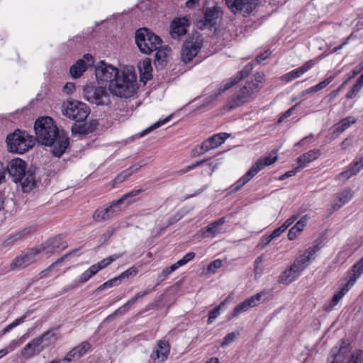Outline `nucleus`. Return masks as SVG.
<instances>
[{
  "label": "nucleus",
  "instance_id": "1",
  "mask_svg": "<svg viewBox=\"0 0 363 363\" xmlns=\"http://www.w3.org/2000/svg\"><path fill=\"white\" fill-rule=\"evenodd\" d=\"M34 128L39 143L50 146L55 157H60L63 155L69 144V138L63 132H60L52 118L43 117L38 119Z\"/></svg>",
  "mask_w": 363,
  "mask_h": 363
},
{
  "label": "nucleus",
  "instance_id": "2",
  "mask_svg": "<svg viewBox=\"0 0 363 363\" xmlns=\"http://www.w3.org/2000/svg\"><path fill=\"white\" fill-rule=\"evenodd\" d=\"M138 88L137 77L133 67H124L108 85L109 91L121 98L132 96Z\"/></svg>",
  "mask_w": 363,
  "mask_h": 363
},
{
  "label": "nucleus",
  "instance_id": "3",
  "mask_svg": "<svg viewBox=\"0 0 363 363\" xmlns=\"http://www.w3.org/2000/svg\"><path fill=\"white\" fill-rule=\"evenodd\" d=\"M262 83L263 74L257 73L254 79L247 82L238 92L227 100L223 108L227 111L233 110L251 101L262 88Z\"/></svg>",
  "mask_w": 363,
  "mask_h": 363
},
{
  "label": "nucleus",
  "instance_id": "4",
  "mask_svg": "<svg viewBox=\"0 0 363 363\" xmlns=\"http://www.w3.org/2000/svg\"><path fill=\"white\" fill-rule=\"evenodd\" d=\"M363 274V257L355 263L347 272L343 283L338 290L334 294L332 298L323 306L324 311L330 312L342 299L345 295L352 289L357 280Z\"/></svg>",
  "mask_w": 363,
  "mask_h": 363
},
{
  "label": "nucleus",
  "instance_id": "5",
  "mask_svg": "<svg viewBox=\"0 0 363 363\" xmlns=\"http://www.w3.org/2000/svg\"><path fill=\"white\" fill-rule=\"evenodd\" d=\"M54 330H50L42 335L32 340L21 350V356L25 359H30L39 354L51 342L56 340Z\"/></svg>",
  "mask_w": 363,
  "mask_h": 363
},
{
  "label": "nucleus",
  "instance_id": "6",
  "mask_svg": "<svg viewBox=\"0 0 363 363\" xmlns=\"http://www.w3.org/2000/svg\"><path fill=\"white\" fill-rule=\"evenodd\" d=\"M135 43L140 50L149 55L162 47V40L146 28L138 29L135 33Z\"/></svg>",
  "mask_w": 363,
  "mask_h": 363
},
{
  "label": "nucleus",
  "instance_id": "7",
  "mask_svg": "<svg viewBox=\"0 0 363 363\" xmlns=\"http://www.w3.org/2000/svg\"><path fill=\"white\" fill-rule=\"evenodd\" d=\"M6 143L9 152L23 154L33 147L34 140L26 132L16 130L7 136Z\"/></svg>",
  "mask_w": 363,
  "mask_h": 363
},
{
  "label": "nucleus",
  "instance_id": "8",
  "mask_svg": "<svg viewBox=\"0 0 363 363\" xmlns=\"http://www.w3.org/2000/svg\"><path fill=\"white\" fill-rule=\"evenodd\" d=\"M277 160V154L272 153L269 155L259 158L249 171L240 178L232 186V191H237L240 189L245 184L250 182L259 171L265 167L274 163Z\"/></svg>",
  "mask_w": 363,
  "mask_h": 363
},
{
  "label": "nucleus",
  "instance_id": "9",
  "mask_svg": "<svg viewBox=\"0 0 363 363\" xmlns=\"http://www.w3.org/2000/svg\"><path fill=\"white\" fill-rule=\"evenodd\" d=\"M350 352V345L342 342L340 346H335L331 350L328 360L330 363H344ZM347 363H363V352L357 350L353 352Z\"/></svg>",
  "mask_w": 363,
  "mask_h": 363
},
{
  "label": "nucleus",
  "instance_id": "10",
  "mask_svg": "<svg viewBox=\"0 0 363 363\" xmlns=\"http://www.w3.org/2000/svg\"><path fill=\"white\" fill-rule=\"evenodd\" d=\"M62 114L76 122L84 121L89 115L88 106L78 101L67 100L62 105Z\"/></svg>",
  "mask_w": 363,
  "mask_h": 363
},
{
  "label": "nucleus",
  "instance_id": "11",
  "mask_svg": "<svg viewBox=\"0 0 363 363\" xmlns=\"http://www.w3.org/2000/svg\"><path fill=\"white\" fill-rule=\"evenodd\" d=\"M139 192V190L132 191L131 192L125 194L122 198L116 201L113 202V203L109 206L98 208L93 215L94 219L97 222L108 219L113 213L120 211L119 208L116 210L119 205L123 203L128 205L133 202L135 200L133 199V197L136 196Z\"/></svg>",
  "mask_w": 363,
  "mask_h": 363
},
{
  "label": "nucleus",
  "instance_id": "12",
  "mask_svg": "<svg viewBox=\"0 0 363 363\" xmlns=\"http://www.w3.org/2000/svg\"><path fill=\"white\" fill-rule=\"evenodd\" d=\"M111 92L103 86L87 84L84 87V98L92 104L108 106L111 104Z\"/></svg>",
  "mask_w": 363,
  "mask_h": 363
},
{
  "label": "nucleus",
  "instance_id": "13",
  "mask_svg": "<svg viewBox=\"0 0 363 363\" xmlns=\"http://www.w3.org/2000/svg\"><path fill=\"white\" fill-rule=\"evenodd\" d=\"M252 69V65L250 63L247 65L236 76L223 81L220 86L213 89L211 94L205 99V104L207 105L213 101L219 95L231 88L235 84L238 83L240 80L247 76Z\"/></svg>",
  "mask_w": 363,
  "mask_h": 363
},
{
  "label": "nucleus",
  "instance_id": "14",
  "mask_svg": "<svg viewBox=\"0 0 363 363\" xmlns=\"http://www.w3.org/2000/svg\"><path fill=\"white\" fill-rule=\"evenodd\" d=\"M252 69V65L250 63L247 65L236 76L223 81L220 86L213 89L211 94L205 99V104L207 105L213 101L219 95L231 88L235 84L238 83L240 80L247 76Z\"/></svg>",
  "mask_w": 363,
  "mask_h": 363
},
{
  "label": "nucleus",
  "instance_id": "15",
  "mask_svg": "<svg viewBox=\"0 0 363 363\" xmlns=\"http://www.w3.org/2000/svg\"><path fill=\"white\" fill-rule=\"evenodd\" d=\"M43 255H46L44 254V250H43L40 245L34 248H30L24 252L20 256L17 257L11 263V268L15 269L26 267L27 266L35 262Z\"/></svg>",
  "mask_w": 363,
  "mask_h": 363
},
{
  "label": "nucleus",
  "instance_id": "16",
  "mask_svg": "<svg viewBox=\"0 0 363 363\" xmlns=\"http://www.w3.org/2000/svg\"><path fill=\"white\" fill-rule=\"evenodd\" d=\"M43 255H46L44 254V250H43L40 245L34 248H30L24 252L20 256L17 257L11 263V268L15 269L26 267L27 266L35 262Z\"/></svg>",
  "mask_w": 363,
  "mask_h": 363
},
{
  "label": "nucleus",
  "instance_id": "17",
  "mask_svg": "<svg viewBox=\"0 0 363 363\" xmlns=\"http://www.w3.org/2000/svg\"><path fill=\"white\" fill-rule=\"evenodd\" d=\"M203 46V38L201 35H196L186 40L183 45L181 57L184 62L187 63L191 61L201 50Z\"/></svg>",
  "mask_w": 363,
  "mask_h": 363
},
{
  "label": "nucleus",
  "instance_id": "18",
  "mask_svg": "<svg viewBox=\"0 0 363 363\" xmlns=\"http://www.w3.org/2000/svg\"><path fill=\"white\" fill-rule=\"evenodd\" d=\"M121 73V70L116 67L100 61L96 67L95 74L97 80L111 83L118 75Z\"/></svg>",
  "mask_w": 363,
  "mask_h": 363
},
{
  "label": "nucleus",
  "instance_id": "19",
  "mask_svg": "<svg viewBox=\"0 0 363 363\" xmlns=\"http://www.w3.org/2000/svg\"><path fill=\"white\" fill-rule=\"evenodd\" d=\"M26 163L20 158L11 160L6 166V171L15 183L21 182L26 175Z\"/></svg>",
  "mask_w": 363,
  "mask_h": 363
},
{
  "label": "nucleus",
  "instance_id": "20",
  "mask_svg": "<svg viewBox=\"0 0 363 363\" xmlns=\"http://www.w3.org/2000/svg\"><path fill=\"white\" fill-rule=\"evenodd\" d=\"M223 15L222 8L218 5L207 7L204 10L203 19L201 20L199 26L201 29L214 26Z\"/></svg>",
  "mask_w": 363,
  "mask_h": 363
},
{
  "label": "nucleus",
  "instance_id": "21",
  "mask_svg": "<svg viewBox=\"0 0 363 363\" xmlns=\"http://www.w3.org/2000/svg\"><path fill=\"white\" fill-rule=\"evenodd\" d=\"M94 58L90 54H85L82 59L78 60L69 69L72 77L79 78L89 67L93 66Z\"/></svg>",
  "mask_w": 363,
  "mask_h": 363
},
{
  "label": "nucleus",
  "instance_id": "22",
  "mask_svg": "<svg viewBox=\"0 0 363 363\" xmlns=\"http://www.w3.org/2000/svg\"><path fill=\"white\" fill-rule=\"evenodd\" d=\"M190 26L189 20L187 17L174 18L170 26V35L174 39H179L184 35Z\"/></svg>",
  "mask_w": 363,
  "mask_h": 363
},
{
  "label": "nucleus",
  "instance_id": "23",
  "mask_svg": "<svg viewBox=\"0 0 363 363\" xmlns=\"http://www.w3.org/2000/svg\"><path fill=\"white\" fill-rule=\"evenodd\" d=\"M228 137L229 135L226 133H220L212 135L203 141L200 147L202 150L201 152H207L218 147L223 144Z\"/></svg>",
  "mask_w": 363,
  "mask_h": 363
},
{
  "label": "nucleus",
  "instance_id": "24",
  "mask_svg": "<svg viewBox=\"0 0 363 363\" xmlns=\"http://www.w3.org/2000/svg\"><path fill=\"white\" fill-rule=\"evenodd\" d=\"M315 65L314 60H309L305 62L302 66L299 67L297 69H295L281 77V80L286 83L291 82L292 80L299 78L303 74L310 70Z\"/></svg>",
  "mask_w": 363,
  "mask_h": 363
},
{
  "label": "nucleus",
  "instance_id": "25",
  "mask_svg": "<svg viewBox=\"0 0 363 363\" xmlns=\"http://www.w3.org/2000/svg\"><path fill=\"white\" fill-rule=\"evenodd\" d=\"M90 348L91 345L89 342H82L79 345L73 348L71 351H69L62 360L69 363L72 360L79 359L83 357L90 350Z\"/></svg>",
  "mask_w": 363,
  "mask_h": 363
},
{
  "label": "nucleus",
  "instance_id": "26",
  "mask_svg": "<svg viewBox=\"0 0 363 363\" xmlns=\"http://www.w3.org/2000/svg\"><path fill=\"white\" fill-rule=\"evenodd\" d=\"M353 197V191L350 188H345L337 192L335 196L332 208L334 211L338 210L347 203Z\"/></svg>",
  "mask_w": 363,
  "mask_h": 363
},
{
  "label": "nucleus",
  "instance_id": "27",
  "mask_svg": "<svg viewBox=\"0 0 363 363\" xmlns=\"http://www.w3.org/2000/svg\"><path fill=\"white\" fill-rule=\"evenodd\" d=\"M151 290L147 289L145 291H140L137 293L135 296L128 300L123 306L118 308L112 314L107 316L106 320H109L114 318L118 315H123L125 314L130 308V306L135 303L138 299L145 296V295L150 294Z\"/></svg>",
  "mask_w": 363,
  "mask_h": 363
},
{
  "label": "nucleus",
  "instance_id": "28",
  "mask_svg": "<svg viewBox=\"0 0 363 363\" xmlns=\"http://www.w3.org/2000/svg\"><path fill=\"white\" fill-rule=\"evenodd\" d=\"M43 250H44V254L49 255L55 253V252L65 249L66 247V245H65L62 242V239L61 237H57L49 240L40 245Z\"/></svg>",
  "mask_w": 363,
  "mask_h": 363
},
{
  "label": "nucleus",
  "instance_id": "29",
  "mask_svg": "<svg viewBox=\"0 0 363 363\" xmlns=\"http://www.w3.org/2000/svg\"><path fill=\"white\" fill-rule=\"evenodd\" d=\"M169 353V344L165 340H160L157 342V346L151 354L152 359L155 361L157 359L159 362H164L167 359Z\"/></svg>",
  "mask_w": 363,
  "mask_h": 363
},
{
  "label": "nucleus",
  "instance_id": "30",
  "mask_svg": "<svg viewBox=\"0 0 363 363\" xmlns=\"http://www.w3.org/2000/svg\"><path fill=\"white\" fill-rule=\"evenodd\" d=\"M140 79L146 82L152 78V62L149 58H146L138 64Z\"/></svg>",
  "mask_w": 363,
  "mask_h": 363
},
{
  "label": "nucleus",
  "instance_id": "31",
  "mask_svg": "<svg viewBox=\"0 0 363 363\" xmlns=\"http://www.w3.org/2000/svg\"><path fill=\"white\" fill-rule=\"evenodd\" d=\"M320 154L321 152L319 149H313L303 154L297 159L299 167H305L308 163L318 159Z\"/></svg>",
  "mask_w": 363,
  "mask_h": 363
},
{
  "label": "nucleus",
  "instance_id": "32",
  "mask_svg": "<svg viewBox=\"0 0 363 363\" xmlns=\"http://www.w3.org/2000/svg\"><path fill=\"white\" fill-rule=\"evenodd\" d=\"M301 272L294 268L293 264L291 267L285 270L279 277V282L283 284H289L294 281L300 274Z\"/></svg>",
  "mask_w": 363,
  "mask_h": 363
},
{
  "label": "nucleus",
  "instance_id": "33",
  "mask_svg": "<svg viewBox=\"0 0 363 363\" xmlns=\"http://www.w3.org/2000/svg\"><path fill=\"white\" fill-rule=\"evenodd\" d=\"M225 219L224 217L213 222L206 227V230L203 231V234L208 233L212 238L216 237L217 235L223 232L222 225L225 223Z\"/></svg>",
  "mask_w": 363,
  "mask_h": 363
},
{
  "label": "nucleus",
  "instance_id": "34",
  "mask_svg": "<svg viewBox=\"0 0 363 363\" xmlns=\"http://www.w3.org/2000/svg\"><path fill=\"white\" fill-rule=\"evenodd\" d=\"M357 120L353 116H348L342 119L338 123L335 125L334 133L340 135L350 127L352 124L356 123Z\"/></svg>",
  "mask_w": 363,
  "mask_h": 363
},
{
  "label": "nucleus",
  "instance_id": "35",
  "mask_svg": "<svg viewBox=\"0 0 363 363\" xmlns=\"http://www.w3.org/2000/svg\"><path fill=\"white\" fill-rule=\"evenodd\" d=\"M311 262L308 257H306L303 253L301 254L299 257L294 261V268L298 269V271L302 272L310 264Z\"/></svg>",
  "mask_w": 363,
  "mask_h": 363
},
{
  "label": "nucleus",
  "instance_id": "36",
  "mask_svg": "<svg viewBox=\"0 0 363 363\" xmlns=\"http://www.w3.org/2000/svg\"><path fill=\"white\" fill-rule=\"evenodd\" d=\"M172 117V116L169 115V116H167V117H166L164 118H160L156 123H155L154 124H152L150 127H148L146 129H145L143 132H141L140 133V137H143L144 135L148 134L149 133H150L153 130H155L156 128H158L160 126L163 125L164 124L167 123V122H169L171 120Z\"/></svg>",
  "mask_w": 363,
  "mask_h": 363
},
{
  "label": "nucleus",
  "instance_id": "37",
  "mask_svg": "<svg viewBox=\"0 0 363 363\" xmlns=\"http://www.w3.org/2000/svg\"><path fill=\"white\" fill-rule=\"evenodd\" d=\"M33 231V229L32 228H25L23 230L16 232L8 238L7 243L8 244H12L15 242L17 240H19L24 238L26 235L31 233Z\"/></svg>",
  "mask_w": 363,
  "mask_h": 363
},
{
  "label": "nucleus",
  "instance_id": "38",
  "mask_svg": "<svg viewBox=\"0 0 363 363\" xmlns=\"http://www.w3.org/2000/svg\"><path fill=\"white\" fill-rule=\"evenodd\" d=\"M22 189L24 192H28L35 186V177L32 174H28L26 178L22 182Z\"/></svg>",
  "mask_w": 363,
  "mask_h": 363
},
{
  "label": "nucleus",
  "instance_id": "39",
  "mask_svg": "<svg viewBox=\"0 0 363 363\" xmlns=\"http://www.w3.org/2000/svg\"><path fill=\"white\" fill-rule=\"evenodd\" d=\"M27 317V315H23L21 317L14 320L11 323L8 325L6 327H5L0 333V335H4L6 333H9L11 330L19 325L20 324L23 323L26 318Z\"/></svg>",
  "mask_w": 363,
  "mask_h": 363
},
{
  "label": "nucleus",
  "instance_id": "40",
  "mask_svg": "<svg viewBox=\"0 0 363 363\" xmlns=\"http://www.w3.org/2000/svg\"><path fill=\"white\" fill-rule=\"evenodd\" d=\"M267 294L263 291L245 300L249 308H254L259 304L262 297Z\"/></svg>",
  "mask_w": 363,
  "mask_h": 363
},
{
  "label": "nucleus",
  "instance_id": "41",
  "mask_svg": "<svg viewBox=\"0 0 363 363\" xmlns=\"http://www.w3.org/2000/svg\"><path fill=\"white\" fill-rule=\"evenodd\" d=\"M97 273L96 269L91 265L88 269L84 272L79 278V283H85Z\"/></svg>",
  "mask_w": 363,
  "mask_h": 363
},
{
  "label": "nucleus",
  "instance_id": "42",
  "mask_svg": "<svg viewBox=\"0 0 363 363\" xmlns=\"http://www.w3.org/2000/svg\"><path fill=\"white\" fill-rule=\"evenodd\" d=\"M250 308L245 300L244 301L241 302L233 308V311L230 313V318L237 317L240 314L247 311Z\"/></svg>",
  "mask_w": 363,
  "mask_h": 363
},
{
  "label": "nucleus",
  "instance_id": "43",
  "mask_svg": "<svg viewBox=\"0 0 363 363\" xmlns=\"http://www.w3.org/2000/svg\"><path fill=\"white\" fill-rule=\"evenodd\" d=\"M354 175H355V172L353 171L352 168L350 164L345 171L338 174L335 177V179L337 181L345 182Z\"/></svg>",
  "mask_w": 363,
  "mask_h": 363
},
{
  "label": "nucleus",
  "instance_id": "44",
  "mask_svg": "<svg viewBox=\"0 0 363 363\" xmlns=\"http://www.w3.org/2000/svg\"><path fill=\"white\" fill-rule=\"evenodd\" d=\"M320 250V246L319 244H315L306 249L303 253L306 255V257H308V259L311 262V261L315 259V255Z\"/></svg>",
  "mask_w": 363,
  "mask_h": 363
},
{
  "label": "nucleus",
  "instance_id": "45",
  "mask_svg": "<svg viewBox=\"0 0 363 363\" xmlns=\"http://www.w3.org/2000/svg\"><path fill=\"white\" fill-rule=\"evenodd\" d=\"M155 51H156V53H155V65H156V66H157V65H160L161 66H163V62L164 61V60L167 55L166 49L161 48V47H160Z\"/></svg>",
  "mask_w": 363,
  "mask_h": 363
},
{
  "label": "nucleus",
  "instance_id": "46",
  "mask_svg": "<svg viewBox=\"0 0 363 363\" xmlns=\"http://www.w3.org/2000/svg\"><path fill=\"white\" fill-rule=\"evenodd\" d=\"M138 271L136 267H130L118 276V279L120 281L123 279H128L130 277H135L138 274Z\"/></svg>",
  "mask_w": 363,
  "mask_h": 363
},
{
  "label": "nucleus",
  "instance_id": "47",
  "mask_svg": "<svg viewBox=\"0 0 363 363\" xmlns=\"http://www.w3.org/2000/svg\"><path fill=\"white\" fill-rule=\"evenodd\" d=\"M178 268L179 267L176 262L170 267L164 268L159 276L160 281L164 280L168 275L176 271Z\"/></svg>",
  "mask_w": 363,
  "mask_h": 363
},
{
  "label": "nucleus",
  "instance_id": "48",
  "mask_svg": "<svg viewBox=\"0 0 363 363\" xmlns=\"http://www.w3.org/2000/svg\"><path fill=\"white\" fill-rule=\"evenodd\" d=\"M115 260V257H108L106 259H104L103 260L100 261L97 264H93L94 268L96 269V272H99L100 270L106 268L107 266H108L111 263H112Z\"/></svg>",
  "mask_w": 363,
  "mask_h": 363
},
{
  "label": "nucleus",
  "instance_id": "49",
  "mask_svg": "<svg viewBox=\"0 0 363 363\" xmlns=\"http://www.w3.org/2000/svg\"><path fill=\"white\" fill-rule=\"evenodd\" d=\"M264 262V258L262 256H259L256 258L254 262V272L256 277H260L263 273V269L261 267L262 264Z\"/></svg>",
  "mask_w": 363,
  "mask_h": 363
},
{
  "label": "nucleus",
  "instance_id": "50",
  "mask_svg": "<svg viewBox=\"0 0 363 363\" xmlns=\"http://www.w3.org/2000/svg\"><path fill=\"white\" fill-rule=\"evenodd\" d=\"M119 284H120V281L118 279V277H114V278H113V279L106 281L103 284L100 285L97 288V291H101L104 290L106 289L111 288V287H113L114 286L118 285Z\"/></svg>",
  "mask_w": 363,
  "mask_h": 363
},
{
  "label": "nucleus",
  "instance_id": "51",
  "mask_svg": "<svg viewBox=\"0 0 363 363\" xmlns=\"http://www.w3.org/2000/svg\"><path fill=\"white\" fill-rule=\"evenodd\" d=\"M239 334L240 333L238 332H232L228 333L224 337L223 342L220 343V346L222 347H226L232 342H233L234 340L239 335Z\"/></svg>",
  "mask_w": 363,
  "mask_h": 363
},
{
  "label": "nucleus",
  "instance_id": "52",
  "mask_svg": "<svg viewBox=\"0 0 363 363\" xmlns=\"http://www.w3.org/2000/svg\"><path fill=\"white\" fill-rule=\"evenodd\" d=\"M308 220V216L305 215L301 217L293 227H294L296 231L301 233L306 227Z\"/></svg>",
  "mask_w": 363,
  "mask_h": 363
},
{
  "label": "nucleus",
  "instance_id": "53",
  "mask_svg": "<svg viewBox=\"0 0 363 363\" xmlns=\"http://www.w3.org/2000/svg\"><path fill=\"white\" fill-rule=\"evenodd\" d=\"M362 86H360L358 84L355 82V84L352 86L350 91L346 94V98L348 99H352L356 97L357 94L362 89Z\"/></svg>",
  "mask_w": 363,
  "mask_h": 363
},
{
  "label": "nucleus",
  "instance_id": "54",
  "mask_svg": "<svg viewBox=\"0 0 363 363\" xmlns=\"http://www.w3.org/2000/svg\"><path fill=\"white\" fill-rule=\"evenodd\" d=\"M195 257V253L193 252H189L186 253L183 258L177 261L176 263L179 266V267H182L187 264L189 262L192 260Z\"/></svg>",
  "mask_w": 363,
  "mask_h": 363
},
{
  "label": "nucleus",
  "instance_id": "55",
  "mask_svg": "<svg viewBox=\"0 0 363 363\" xmlns=\"http://www.w3.org/2000/svg\"><path fill=\"white\" fill-rule=\"evenodd\" d=\"M334 79V77L330 76L328 78H326L325 80L320 82V83L317 84L314 86L315 89L316 90V92L320 91L321 89L326 87L328 84H330Z\"/></svg>",
  "mask_w": 363,
  "mask_h": 363
},
{
  "label": "nucleus",
  "instance_id": "56",
  "mask_svg": "<svg viewBox=\"0 0 363 363\" xmlns=\"http://www.w3.org/2000/svg\"><path fill=\"white\" fill-rule=\"evenodd\" d=\"M22 342L21 340H11L7 347L3 348L4 350H6V355L13 351L16 347H19L21 345Z\"/></svg>",
  "mask_w": 363,
  "mask_h": 363
},
{
  "label": "nucleus",
  "instance_id": "57",
  "mask_svg": "<svg viewBox=\"0 0 363 363\" xmlns=\"http://www.w3.org/2000/svg\"><path fill=\"white\" fill-rule=\"evenodd\" d=\"M137 169H138V167H135L133 166V167H130V169L125 170L123 172H122L117 177L116 180L118 182L123 181L126 177L131 175L133 174V172Z\"/></svg>",
  "mask_w": 363,
  "mask_h": 363
},
{
  "label": "nucleus",
  "instance_id": "58",
  "mask_svg": "<svg viewBox=\"0 0 363 363\" xmlns=\"http://www.w3.org/2000/svg\"><path fill=\"white\" fill-rule=\"evenodd\" d=\"M223 262L220 259H218L211 262L208 266V271L211 273H215L216 270L220 268Z\"/></svg>",
  "mask_w": 363,
  "mask_h": 363
},
{
  "label": "nucleus",
  "instance_id": "59",
  "mask_svg": "<svg viewBox=\"0 0 363 363\" xmlns=\"http://www.w3.org/2000/svg\"><path fill=\"white\" fill-rule=\"evenodd\" d=\"M220 164V162H219V160H216L213 162H211L207 164V167L203 171L206 173H208L210 175H211L213 171L218 167Z\"/></svg>",
  "mask_w": 363,
  "mask_h": 363
},
{
  "label": "nucleus",
  "instance_id": "60",
  "mask_svg": "<svg viewBox=\"0 0 363 363\" xmlns=\"http://www.w3.org/2000/svg\"><path fill=\"white\" fill-rule=\"evenodd\" d=\"M350 166L356 175L361 169H363V157L354 161L353 163L350 164Z\"/></svg>",
  "mask_w": 363,
  "mask_h": 363
},
{
  "label": "nucleus",
  "instance_id": "61",
  "mask_svg": "<svg viewBox=\"0 0 363 363\" xmlns=\"http://www.w3.org/2000/svg\"><path fill=\"white\" fill-rule=\"evenodd\" d=\"M220 313V307L216 306L209 311L208 323H211Z\"/></svg>",
  "mask_w": 363,
  "mask_h": 363
},
{
  "label": "nucleus",
  "instance_id": "62",
  "mask_svg": "<svg viewBox=\"0 0 363 363\" xmlns=\"http://www.w3.org/2000/svg\"><path fill=\"white\" fill-rule=\"evenodd\" d=\"M203 163H204V160L197 161L195 163H194L191 165H189L186 167H185L184 169H182L180 171V172H181V174H185V173L188 172L189 171L194 169L196 167L201 165Z\"/></svg>",
  "mask_w": 363,
  "mask_h": 363
},
{
  "label": "nucleus",
  "instance_id": "63",
  "mask_svg": "<svg viewBox=\"0 0 363 363\" xmlns=\"http://www.w3.org/2000/svg\"><path fill=\"white\" fill-rule=\"evenodd\" d=\"M300 234H301L300 232L296 231V230L294 228V227H292L288 233V235H287L288 239L289 240H294L300 235Z\"/></svg>",
  "mask_w": 363,
  "mask_h": 363
},
{
  "label": "nucleus",
  "instance_id": "64",
  "mask_svg": "<svg viewBox=\"0 0 363 363\" xmlns=\"http://www.w3.org/2000/svg\"><path fill=\"white\" fill-rule=\"evenodd\" d=\"M63 90L67 94H72L75 90V84L72 82H67L64 86Z\"/></svg>",
  "mask_w": 363,
  "mask_h": 363
}]
</instances>
